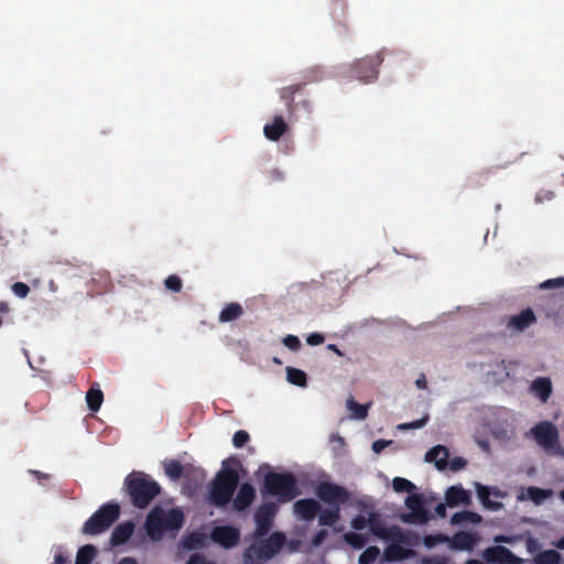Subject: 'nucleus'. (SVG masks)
Masks as SVG:
<instances>
[{
  "mask_svg": "<svg viewBox=\"0 0 564 564\" xmlns=\"http://www.w3.org/2000/svg\"><path fill=\"white\" fill-rule=\"evenodd\" d=\"M132 506L145 509L161 494V486L142 471H132L124 479Z\"/></svg>",
  "mask_w": 564,
  "mask_h": 564,
  "instance_id": "f257e3e1",
  "label": "nucleus"
},
{
  "mask_svg": "<svg viewBox=\"0 0 564 564\" xmlns=\"http://www.w3.org/2000/svg\"><path fill=\"white\" fill-rule=\"evenodd\" d=\"M183 523L184 514L182 510L173 508L165 511L162 507L156 506L149 512L144 527L148 535L158 540L165 532L178 531Z\"/></svg>",
  "mask_w": 564,
  "mask_h": 564,
  "instance_id": "f03ea898",
  "label": "nucleus"
},
{
  "mask_svg": "<svg viewBox=\"0 0 564 564\" xmlns=\"http://www.w3.org/2000/svg\"><path fill=\"white\" fill-rule=\"evenodd\" d=\"M261 494L276 497L280 502L285 503L297 497L300 490L293 474L269 471L263 477Z\"/></svg>",
  "mask_w": 564,
  "mask_h": 564,
  "instance_id": "7ed1b4c3",
  "label": "nucleus"
},
{
  "mask_svg": "<svg viewBox=\"0 0 564 564\" xmlns=\"http://www.w3.org/2000/svg\"><path fill=\"white\" fill-rule=\"evenodd\" d=\"M239 484L238 471L234 468L223 467L210 485L209 499L216 507L228 505Z\"/></svg>",
  "mask_w": 564,
  "mask_h": 564,
  "instance_id": "20e7f679",
  "label": "nucleus"
},
{
  "mask_svg": "<svg viewBox=\"0 0 564 564\" xmlns=\"http://www.w3.org/2000/svg\"><path fill=\"white\" fill-rule=\"evenodd\" d=\"M285 543L286 536L280 531L273 532L269 536H253V543L246 550V556L250 560L264 562L278 554Z\"/></svg>",
  "mask_w": 564,
  "mask_h": 564,
  "instance_id": "39448f33",
  "label": "nucleus"
},
{
  "mask_svg": "<svg viewBox=\"0 0 564 564\" xmlns=\"http://www.w3.org/2000/svg\"><path fill=\"white\" fill-rule=\"evenodd\" d=\"M120 507L118 503L102 505L83 525V532L89 535H97L107 531L119 518Z\"/></svg>",
  "mask_w": 564,
  "mask_h": 564,
  "instance_id": "423d86ee",
  "label": "nucleus"
},
{
  "mask_svg": "<svg viewBox=\"0 0 564 564\" xmlns=\"http://www.w3.org/2000/svg\"><path fill=\"white\" fill-rule=\"evenodd\" d=\"M535 442L546 452L553 455L562 454L560 433L557 427L549 421H542L531 429Z\"/></svg>",
  "mask_w": 564,
  "mask_h": 564,
  "instance_id": "0eeeda50",
  "label": "nucleus"
},
{
  "mask_svg": "<svg viewBox=\"0 0 564 564\" xmlns=\"http://www.w3.org/2000/svg\"><path fill=\"white\" fill-rule=\"evenodd\" d=\"M382 62L381 53L360 58L351 65L352 76L362 83L373 82L378 78V68Z\"/></svg>",
  "mask_w": 564,
  "mask_h": 564,
  "instance_id": "6e6552de",
  "label": "nucleus"
},
{
  "mask_svg": "<svg viewBox=\"0 0 564 564\" xmlns=\"http://www.w3.org/2000/svg\"><path fill=\"white\" fill-rule=\"evenodd\" d=\"M405 506L410 512L401 514L404 523L425 524L430 520L427 510L424 507V499L420 494L409 495L405 499Z\"/></svg>",
  "mask_w": 564,
  "mask_h": 564,
  "instance_id": "1a4fd4ad",
  "label": "nucleus"
},
{
  "mask_svg": "<svg viewBox=\"0 0 564 564\" xmlns=\"http://www.w3.org/2000/svg\"><path fill=\"white\" fill-rule=\"evenodd\" d=\"M316 496L325 503L339 507L349 500V492L343 486L333 482H321L316 488Z\"/></svg>",
  "mask_w": 564,
  "mask_h": 564,
  "instance_id": "9d476101",
  "label": "nucleus"
},
{
  "mask_svg": "<svg viewBox=\"0 0 564 564\" xmlns=\"http://www.w3.org/2000/svg\"><path fill=\"white\" fill-rule=\"evenodd\" d=\"M276 512L278 506L274 502H264L259 506L254 513L256 530L253 536L261 538L268 535Z\"/></svg>",
  "mask_w": 564,
  "mask_h": 564,
  "instance_id": "9b49d317",
  "label": "nucleus"
},
{
  "mask_svg": "<svg viewBox=\"0 0 564 564\" xmlns=\"http://www.w3.org/2000/svg\"><path fill=\"white\" fill-rule=\"evenodd\" d=\"M210 540L224 549H232L239 543L240 531L232 525H217L212 530Z\"/></svg>",
  "mask_w": 564,
  "mask_h": 564,
  "instance_id": "f8f14e48",
  "label": "nucleus"
},
{
  "mask_svg": "<svg viewBox=\"0 0 564 564\" xmlns=\"http://www.w3.org/2000/svg\"><path fill=\"white\" fill-rule=\"evenodd\" d=\"M484 560L489 564H521L522 558L502 545L487 547L482 552Z\"/></svg>",
  "mask_w": 564,
  "mask_h": 564,
  "instance_id": "ddd939ff",
  "label": "nucleus"
},
{
  "mask_svg": "<svg viewBox=\"0 0 564 564\" xmlns=\"http://www.w3.org/2000/svg\"><path fill=\"white\" fill-rule=\"evenodd\" d=\"M383 540L391 542V544H403L413 547L419 544L420 536L414 531L403 530L399 525L393 524L388 527Z\"/></svg>",
  "mask_w": 564,
  "mask_h": 564,
  "instance_id": "4468645a",
  "label": "nucleus"
},
{
  "mask_svg": "<svg viewBox=\"0 0 564 564\" xmlns=\"http://www.w3.org/2000/svg\"><path fill=\"white\" fill-rule=\"evenodd\" d=\"M290 129V126L280 115L273 117L272 121L264 124V137L273 142H278Z\"/></svg>",
  "mask_w": 564,
  "mask_h": 564,
  "instance_id": "2eb2a0df",
  "label": "nucleus"
},
{
  "mask_svg": "<svg viewBox=\"0 0 564 564\" xmlns=\"http://www.w3.org/2000/svg\"><path fill=\"white\" fill-rule=\"evenodd\" d=\"M293 508L295 514L304 521L314 520L321 511V505L314 499H300L295 501Z\"/></svg>",
  "mask_w": 564,
  "mask_h": 564,
  "instance_id": "dca6fc26",
  "label": "nucleus"
},
{
  "mask_svg": "<svg viewBox=\"0 0 564 564\" xmlns=\"http://www.w3.org/2000/svg\"><path fill=\"white\" fill-rule=\"evenodd\" d=\"M256 499V490L249 482H245L239 487V490L234 499L232 506L236 511H245L248 509Z\"/></svg>",
  "mask_w": 564,
  "mask_h": 564,
  "instance_id": "f3484780",
  "label": "nucleus"
},
{
  "mask_svg": "<svg viewBox=\"0 0 564 564\" xmlns=\"http://www.w3.org/2000/svg\"><path fill=\"white\" fill-rule=\"evenodd\" d=\"M478 541L479 538L476 533L460 531L449 540V547L457 551H471Z\"/></svg>",
  "mask_w": 564,
  "mask_h": 564,
  "instance_id": "a211bd4d",
  "label": "nucleus"
},
{
  "mask_svg": "<svg viewBox=\"0 0 564 564\" xmlns=\"http://www.w3.org/2000/svg\"><path fill=\"white\" fill-rule=\"evenodd\" d=\"M535 322L536 316L534 312L530 307H528L525 310H522L519 314L510 316L507 323V327L518 332H523L525 328L533 325Z\"/></svg>",
  "mask_w": 564,
  "mask_h": 564,
  "instance_id": "6ab92c4d",
  "label": "nucleus"
},
{
  "mask_svg": "<svg viewBox=\"0 0 564 564\" xmlns=\"http://www.w3.org/2000/svg\"><path fill=\"white\" fill-rule=\"evenodd\" d=\"M445 502L451 508L469 505L471 502L470 492L460 486H451L445 492Z\"/></svg>",
  "mask_w": 564,
  "mask_h": 564,
  "instance_id": "aec40b11",
  "label": "nucleus"
},
{
  "mask_svg": "<svg viewBox=\"0 0 564 564\" xmlns=\"http://www.w3.org/2000/svg\"><path fill=\"white\" fill-rule=\"evenodd\" d=\"M414 552L403 544H390L384 549L383 558L387 562H399L412 557Z\"/></svg>",
  "mask_w": 564,
  "mask_h": 564,
  "instance_id": "412c9836",
  "label": "nucleus"
},
{
  "mask_svg": "<svg viewBox=\"0 0 564 564\" xmlns=\"http://www.w3.org/2000/svg\"><path fill=\"white\" fill-rule=\"evenodd\" d=\"M448 451L443 445H436L425 454V460L434 462L437 469L443 470L447 466Z\"/></svg>",
  "mask_w": 564,
  "mask_h": 564,
  "instance_id": "4be33fe9",
  "label": "nucleus"
},
{
  "mask_svg": "<svg viewBox=\"0 0 564 564\" xmlns=\"http://www.w3.org/2000/svg\"><path fill=\"white\" fill-rule=\"evenodd\" d=\"M134 525L132 522H123L118 524L111 533L110 542L118 546L126 543L132 535Z\"/></svg>",
  "mask_w": 564,
  "mask_h": 564,
  "instance_id": "5701e85b",
  "label": "nucleus"
},
{
  "mask_svg": "<svg viewBox=\"0 0 564 564\" xmlns=\"http://www.w3.org/2000/svg\"><path fill=\"white\" fill-rule=\"evenodd\" d=\"M531 391L542 401L546 402L552 393V382L546 377L533 380Z\"/></svg>",
  "mask_w": 564,
  "mask_h": 564,
  "instance_id": "b1692460",
  "label": "nucleus"
},
{
  "mask_svg": "<svg viewBox=\"0 0 564 564\" xmlns=\"http://www.w3.org/2000/svg\"><path fill=\"white\" fill-rule=\"evenodd\" d=\"M86 402L87 406L91 412L99 411L102 402H104V392L99 388L98 382H94L88 391L86 392Z\"/></svg>",
  "mask_w": 564,
  "mask_h": 564,
  "instance_id": "393cba45",
  "label": "nucleus"
},
{
  "mask_svg": "<svg viewBox=\"0 0 564 564\" xmlns=\"http://www.w3.org/2000/svg\"><path fill=\"white\" fill-rule=\"evenodd\" d=\"M243 314L242 306L237 302L227 304L219 313V322L228 323L238 319Z\"/></svg>",
  "mask_w": 564,
  "mask_h": 564,
  "instance_id": "a878e982",
  "label": "nucleus"
},
{
  "mask_svg": "<svg viewBox=\"0 0 564 564\" xmlns=\"http://www.w3.org/2000/svg\"><path fill=\"white\" fill-rule=\"evenodd\" d=\"M208 536L200 531H193L184 538V546L188 550L203 549L207 544Z\"/></svg>",
  "mask_w": 564,
  "mask_h": 564,
  "instance_id": "bb28decb",
  "label": "nucleus"
},
{
  "mask_svg": "<svg viewBox=\"0 0 564 564\" xmlns=\"http://www.w3.org/2000/svg\"><path fill=\"white\" fill-rule=\"evenodd\" d=\"M476 487L479 500L486 509L497 511L502 507L501 502L492 501L490 499V490L488 487L480 484H476Z\"/></svg>",
  "mask_w": 564,
  "mask_h": 564,
  "instance_id": "cd10ccee",
  "label": "nucleus"
},
{
  "mask_svg": "<svg viewBox=\"0 0 564 564\" xmlns=\"http://www.w3.org/2000/svg\"><path fill=\"white\" fill-rule=\"evenodd\" d=\"M482 521L481 516L474 511H459L452 516L451 522L452 524H463V523H474L478 524Z\"/></svg>",
  "mask_w": 564,
  "mask_h": 564,
  "instance_id": "c85d7f7f",
  "label": "nucleus"
},
{
  "mask_svg": "<svg viewBox=\"0 0 564 564\" xmlns=\"http://www.w3.org/2000/svg\"><path fill=\"white\" fill-rule=\"evenodd\" d=\"M304 85L305 83H300L281 89L280 97L285 102L288 111H293L294 96Z\"/></svg>",
  "mask_w": 564,
  "mask_h": 564,
  "instance_id": "c756f323",
  "label": "nucleus"
},
{
  "mask_svg": "<svg viewBox=\"0 0 564 564\" xmlns=\"http://www.w3.org/2000/svg\"><path fill=\"white\" fill-rule=\"evenodd\" d=\"M286 378L288 381L297 387H306L307 386V376L306 373L297 368L286 367Z\"/></svg>",
  "mask_w": 564,
  "mask_h": 564,
  "instance_id": "7c9ffc66",
  "label": "nucleus"
},
{
  "mask_svg": "<svg viewBox=\"0 0 564 564\" xmlns=\"http://www.w3.org/2000/svg\"><path fill=\"white\" fill-rule=\"evenodd\" d=\"M96 554L97 549L91 544H86L78 550L75 564H91Z\"/></svg>",
  "mask_w": 564,
  "mask_h": 564,
  "instance_id": "2f4dec72",
  "label": "nucleus"
},
{
  "mask_svg": "<svg viewBox=\"0 0 564 564\" xmlns=\"http://www.w3.org/2000/svg\"><path fill=\"white\" fill-rule=\"evenodd\" d=\"M339 507L319 511L318 522L321 525H334L339 520Z\"/></svg>",
  "mask_w": 564,
  "mask_h": 564,
  "instance_id": "473e14b6",
  "label": "nucleus"
},
{
  "mask_svg": "<svg viewBox=\"0 0 564 564\" xmlns=\"http://www.w3.org/2000/svg\"><path fill=\"white\" fill-rule=\"evenodd\" d=\"M369 529L375 536L383 540L388 527L383 524L377 513L371 512L369 516Z\"/></svg>",
  "mask_w": 564,
  "mask_h": 564,
  "instance_id": "72a5a7b5",
  "label": "nucleus"
},
{
  "mask_svg": "<svg viewBox=\"0 0 564 564\" xmlns=\"http://www.w3.org/2000/svg\"><path fill=\"white\" fill-rule=\"evenodd\" d=\"M369 406H370V403L360 404L357 401H355L352 398L347 400V408L350 410L352 417L356 420H365L368 415Z\"/></svg>",
  "mask_w": 564,
  "mask_h": 564,
  "instance_id": "f704fd0d",
  "label": "nucleus"
},
{
  "mask_svg": "<svg viewBox=\"0 0 564 564\" xmlns=\"http://www.w3.org/2000/svg\"><path fill=\"white\" fill-rule=\"evenodd\" d=\"M560 561L561 554L555 550L542 551L534 558L536 564H558Z\"/></svg>",
  "mask_w": 564,
  "mask_h": 564,
  "instance_id": "c9c22d12",
  "label": "nucleus"
},
{
  "mask_svg": "<svg viewBox=\"0 0 564 564\" xmlns=\"http://www.w3.org/2000/svg\"><path fill=\"white\" fill-rule=\"evenodd\" d=\"M183 470V465L176 459H171L164 464V471L172 480H178Z\"/></svg>",
  "mask_w": 564,
  "mask_h": 564,
  "instance_id": "e433bc0d",
  "label": "nucleus"
},
{
  "mask_svg": "<svg viewBox=\"0 0 564 564\" xmlns=\"http://www.w3.org/2000/svg\"><path fill=\"white\" fill-rule=\"evenodd\" d=\"M345 541L355 549H362L367 544V538L364 534L348 532L344 535Z\"/></svg>",
  "mask_w": 564,
  "mask_h": 564,
  "instance_id": "4c0bfd02",
  "label": "nucleus"
},
{
  "mask_svg": "<svg viewBox=\"0 0 564 564\" xmlns=\"http://www.w3.org/2000/svg\"><path fill=\"white\" fill-rule=\"evenodd\" d=\"M392 487L397 492H412L415 489L413 482L402 477L393 478Z\"/></svg>",
  "mask_w": 564,
  "mask_h": 564,
  "instance_id": "58836bf2",
  "label": "nucleus"
},
{
  "mask_svg": "<svg viewBox=\"0 0 564 564\" xmlns=\"http://www.w3.org/2000/svg\"><path fill=\"white\" fill-rule=\"evenodd\" d=\"M380 554V550L377 546L367 547L359 556V564H371L373 563Z\"/></svg>",
  "mask_w": 564,
  "mask_h": 564,
  "instance_id": "ea45409f",
  "label": "nucleus"
},
{
  "mask_svg": "<svg viewBox=\"0 0 564 564\" xmlns=\"http://www.w3.org/2000/svg\"><path fill=\"white\" fill-rule=\"evenodd\" d=\"M528 494L533 502L541 503L551 495V491L538 487H530Z\"/></svg>",
  "mask_w": 564,
  "mask_h": 564,
  "instance_id": "a19ab883",
  "label": "nucleus"
},
{
  "mask_svg": "<svg viewBox=\"0 0 564 564\" xmlns=\"http://www.w3.org/2000/svg\"><path fill=\"white\" fill-rule=\"evenodd\" d=\"M164 285L167 290L178 293L182 290L183 283L180 276L172 274L164 280Z\"/></svg>",
  "mask_w": 564,
  "mask_h": 564,
  "instance_id": "79ce46f5",
  "label": "nucleus"
},
{
  "mask_svg": "<svg viewBox=\"0 0 564 564\" xmlns=\"http://www.w3.org/2000/svg\"><path fill=\"white\" fill-rule=\"evenodd\" d=\"M429 419H430V416L427 414H425L420 420L400 424L398 426V429L402 430V431L421 429L427 423Z\"/></svg>",
  "mask_w": 564,
  "mask_h": 564,
  "instance_id": "37998d69",
  "label": "nucleus"
},
{
  "mask_svg": "<svg viewBox=\"0 0 564 564\" xmlns=\"http://www.w3.org/2000/svg\"><path fill=\"white\" fill-rule=\"evenodd\" d=\"M250 440V436L247 431L239 430L234 434L232 444L237 448L243 447Z\"/></svg>",
  "mask_w": 564,
  "mask_h": 564,
  "instance_id": "c03bdc74",
  "label": "nucleus"
},
{
  "mask_svg": "<svg viewBox=\"0 0 564 564\" xmlns=\"http://www.w3.org/2000/svg\"><path fill=\"white\" fill-rule=\"evenodd\" d=\"M283 344L285 347L293 351H297L301 348V341L295 335H286L283 338Z\"/></svg>",
  "mask_w": 564,
  "mask_h": 564,
  "instance_id": "a18cd8bd",
  "label": "nucleus"
},
{
  "mask_svg": "<svg viewBox=\"0 0 564 564\" xmlns=\"http://www.w3.org/2000/svg\"><path fill=\"white\" fill-rule=\"evenodd\" d=\"M366 527H369V518H366L362 514H358L351 520V528L357 531H361Z\"/></svg>",
  "mask_w": 564,
  "mask_h": 564,
  "instance_id": "49530a36",
  "label": "nucleus"
},
{
  "mask_svg": "<svg viewBox=\"0 0 564 564\" xmlns=\"http://www.w3.org/2000/svg\"><path fill=\"white\" fill-rule=\"evenodd\" d=\"M12 291L17 296L24 299L29 294L30 288L23 282H15L12 285Z\"/></svg>",
  "mask_w": 564,
  "mask_h": 564,
  "instance_id": "de8ad7c7",
  "label": "nucleus"
},
{
  "mask_svg": "<svg viewBox=\"0 0 564 564\" xmlns=\"http://www.w3.org/2000/svg\"><path fill=\"white\" fill-rule=\"evenodd\" d=\"M541 289L564 288V278L549 279L540 284Z\"/></svg>",
  "mask_w": 564,
  "mask_h": 564,
  "instance_id": "09e8293b",
  "label": "nucleus"
},
{
  "mask_svg": "<svg viewBox=\"0 0 564 564\" xmlns=\"http://www.w3.org/2000/svg\"><path fill=\"white\" fill-rule=\"evenodd\" d=\"M444 541H447V538L445 535H442V534H437V535L430 534V535L424 536V544L427 547H433L437 543H441V542H444Z\"/></svg>",
  "mask_w": 564,
  "mask_h": 564,
  "instance_id": "8fccbe9b",
  "label": "nucleus"
},
{
  "mask_svg": "<svg viewBox=\"0 0 564 564\" xmlns=\"http://www.w3.org/2000/svg\"><path fill=\"white\" fill-rule=\"evenodd\" d=\"M554 192L550 189H541L535 195V202L542 204L544 202H550L554 198Z\"/></svg>",
  "mask_w": 564,
  "mask_h": 564,
  "instance_id": "3c124183",
  "label": "nucleus"
},
{
  "mask_svg": "<svg viewBox=\"0 0 564 564\" xmlns=\"http://www.w3.org/2000/svg\"><path fill=\"white\" fill-rule=\"evenodd\" d=\"M324 341H325V336L321 333L310 334L306 338V343L310 346H317V345L323 344Z\"/></svg>",
  "mask_w": 564,
  "mask_h": 564,
  "instance_id": "603ef678",
  "label": "nucleus"
},
{
  "mask_svg": "<svg viewBox=\"0 0 564 564\" xmlns=\"http://www.w3.org/2000/svg\"><path fill=\"white\" fill-rule=\"evenodd\" d=\"M186 564H215V563L212 561H207L204 555L195 553L188 557Z\"/></svg>",
  "mask_w": 564,
  "mask_h": 564,
  "instance_id": "864d4df0",
  "label": "nucleus"
},
{
  "mask_svg": "<svg viewBox=\"0 0 564 564\" xmlns=\"http://www.w3.org/2000/svg\"><path fill=\"white\" fill-rule=\"evenodd\" d=\"M392 443V441H386V440H377L372 443V451L376 454H380L387 446H389Z\"/></svg>",
  "mask_w": 564,
  "mask_h": 564,
  "instance_id": "5fc2aeb1",
  "label": "nucleus"
},
{
  "mask_svg": "<svg viewBox=\"0 0 564 564\" xmlns=\"http://www.w3.org/2000/svg\"><path fill=\"white\" fill-rule=\"evenodd\" d=\"M327 535H328V532L325 529L317 531L316 534L313 536V540H312L313 544L316 546L321 545L325 541Z\"/></svg>",
  "mask_w": 564,
  "mask_h": 564,
  "instance_id": "6e6d98bb",
  "label": "nucleus"
},
{
  "mask_svg": "<svg viewBox=\"0 0 564 564\" xmlns=\"http://www.w3.org/2000/svg\"><path fill=\"white\" fill-rule=\"evenodd\" d=\"M466 465V460L462 457H455L451 460L449 463V468L453 470V471H457L459 469H462L464 466Z\"/></svg>",
  "mask_w": 564,
  "mask_h": 564,
  "instance_id": "4d7b16f0",
  "label": "nucleus"
},
{
  "mask_svg": "<svg viewBox=\"0 0 564 564\" xmlns=\"http://www.w3.org/2000/svg\"><path fill=\"white\" fill-rule=\"evenodd\" d=\"M516 538L514 536H511V535H505V534H499V535H496L494 538V542L496 543H507V544H512L514 542Z\"/></svg>",
  "mask_w": 564,
  "mask_h": 564,
  "instance_id": "13d9d810",
  "label": "nucleus"
},
{
  "mask_svg": "<svg viewBox=\"0 0 564 564\" xmlns=\"http://www.w3.org/2000/svg\"><path fill=\"white\" fill-rule=\"evenodd\" d=\"M55 564H69L68 557L63 553H57L54 556Z\"/></svg>",
  "mask_w": 564,
  "mask_h": 564,
  "instance_id": "bf43d9fd",
  "label": "nucleus"
},
{
  "mask_svg": "<svg viewBox=\"0 0 564 564\" xmlns=\"http://www.w3.org/2000/svg\"><path fill=\"white\" fill-rule=\"evenodd\" d=\"M446 506L447 505H444V503H438L436 507H435V513L441 517V518H444L446 516Z\"/></svg>",
  "mask_w": 564,
  "mask_h": 564,
  "instance_id": "052dcab7",
  "label": "nucleus"
},
{
  "mask_svg": "<svg viewBox=\"0 0 564 564\" xmlns=\"http://www.w3.org/2000/svg\"><path fill=\"white\" fill-rule=\"evenodd\" d=\"M31 473L35 476V478H36L39 481L47 480V479H50V477H51L48 474H44V473H41V471H39V470H32Z\"/></svg>",
  "mask_w": 564,
  "mask_h": 564,
  "instance_id": "680f3d73",
  "label": "nucleus"
},
{
  "mask_svg": "<svg viewBox=\"0 0 564 564\" xmlns=\"http://www.w3.org/2000/svg\"><path fill=\"white\" fill-rule=\"evenodd\" d=\"M415 384H416L420 389H425V388H426V379H425V376H424V375H421V377H420L419 379H416Z\"/></svg>",
  "mask_w": 564,
  "mask_h": 564,
  "instance_id": "e2e57ef3",
  "label": "nucleus"
},
{
  "mask_svg": "<svg viewBox=\"0 0 564 564\" xmlns=\"http://www.w3.org/2000/svg\"><path fill=\"white\" fill-rule=\"evenodd\" d=\"M117 564H138L137 560L130 556L122 557Z\"/></svg>",
  "mask_w": 564,
  "mask_h": 564,
  "instance_id": "0e129e2a",
  "label": "nucleus"
},
{
  "mask_svg": "<svg viewBox=\"0 0 564 564\" xmlns=\"http://www.w3.org/2000/svg\"><path fill=\"white\" fill-rule=\"evenodd\" d=\"M327 349L334 351L338 356H344L343 351L335 345V344H328Z\"/></svg>",
  "mask_w": 564,
  "mask_h": 564,
  "instance_id": "69168bd1",
  "label": "nucleus"
},
{
  "mask_svg": "<svg viewBox=\"0 0 564 564\" xmlns=\"http://www.w3.org/2000/svg\"><path fill=\"white\" fill-rule=\"evenodd\" d=\"M426 564H445V560L441 557H433L425 561Z\"/></svg>",
  "mask_w": 564,
  "mask_h": 564,
  "instance_id": "338daca9",
  "label": "nucleus"
},
{
  "mask_svg": "<svg viewBox=\"0 0 564 564\" xmlns=\"http://www.w3.org/2000/svg\"><path fill=\"white\" fill-rule=\"evenodd\" d=\"M270 173H271L273 180H275V181L282 180V173L279 172L278 170H272Z\"/></svg>",
  "mask_w": 564,
  "mask_h": 564,
  "instance_id": "774afa93",
  "label": "nucleus"
}]
</instances>
